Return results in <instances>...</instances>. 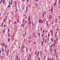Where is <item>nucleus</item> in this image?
<instances>
[{
    "label": "nucleus",
    "mask_w": 60,
    "mask_h": 60,
    "mask_svg": "<svg viewBox=\"0 0 60 60\" xmlns=\"http://www.w3.org/2000/svg\"><path fill=\"white\" fill-rule=\"evenodd\" d=\"M41 19H40L39 20V22L40 23H43V21L42 20H41Z\"/></svg>",
    "instance_id": "1"
},
{
    "label": "nucleus",
    "mask_w": 60,
    "mask_h": 60,
    "mask_svg": "<svg viewBox=\"0 0 60 60\" xmlns=\"http://www.w3.org/2000/svg\"><path fill=\"white\" fill-rule=\"evenodd\" d=\"M51 13H52L53 12V7L52 6L51 9Z\"/></svg>",
    "instance_id": "2"
},
{
    "label": "nucleus",
    "mask_w": 60,
    "mask_h": 60,
    "mask_svg": "<svg viewBox=\"0 0 60 60\" xmlns=\"http://www.w3.org/2000/svg\"><path fill=\"white\" fill-rule=\"evenodd\" d=\"M33 36L34 38H35V32H34L33 33Z\"/></svg>",
    "instance_id": "3"
},
{
    "label": "nucleus",
    "mask_w": 60,
    "mask_h": 60,
    "mask_svg": "<svg viewBox=\"0 0 60 60\" xmlns=\"http://www.w3.org/2000/svg\"><path fill=\"white\" fill-rule=\"evenodd\" d=\"M49 17H50L49 18V19H52V16L50 15H49Z\"/></svg>",
    "instance_id": "4"
},
{
    "label": "nucleus",
    "mask_w": 60,
    "mask_h": 60,
    "mask_svg": "<svg viewBox=\"0 0 60 60\" xmlns=\"http://www.w3.org/2000/svg\"><path fill=\"white\" fill-rule=\"evenodd\" d=\"M54 42L55 43V44H56V43H57V42H58L57 41H56V40L54 41Z\"/></svg>",
    "instance_id": "5"
},
{
    "label": "nucleus",
    "mask_w": 60,
    "mask_h": 60,
    "mask_svg": "<svg viewBox=\"0 0 60 60\" xmlns=\"http://www.w3.org/2000/svg\"><path fill=\"white\" fill-rule=\"evenodd\" d=\"M57 34V32L56 31L55 33V35L56 36V34Z\"/></svg>",
    "instance_id": "6"
},
{
    "label": "nucleus",
    "mask_w": 60,
    "mask_h": 60,
    "mask_svg": "<svg viewBox=\"0 0 60 60\" xmlns=\"http://www.w3.org/2000/svg\"><path fill=\"white\" fill-rule=\"evenodd\" d=\"M47 60H51V58H47Z\"/></svg>",
    "instance_id": "7"
},
{
    "label": "nucleus",
    "mask_w": 60,
    "mask_h": 60,
    "mask_svg": "<svg viewBox=\"0 0 60 60\" xmlns=\"http://www.w3.org/2000/svg\"><path fill=\"white\" fill-rule=\"evenodd\" d=\"M21 25L22 26L24 27L25 26V25L24 24H22Z\"/></svg>",
    "instance_id": "8"
},
{
    "label": "nucleus",
    "mask_w": 60,
    "mask_h": 60,
    "mask_svg": "<svg viewBox=\"0 0 60 60\" xmlns=\"http://www.w3.org/2000/svg\"><path fill=\"white\" fill-rule=\"evenodd\" d=\"M3 34H4V33H5V30H4L3 31Z\"/></svg>",
    "instance_id": "9"
},
{
    "label": "nucleus",
    "mask_w": 60,
    "mask_h": 60,
    "mask_svg": "<svg viewBox=\"0 0 60 60\" xmlns=\"http://www.w3.org/2000/svg\"><path fill=\"white\" fill-rule=\"evenodd\" d=\"M11 5H12V0H11Z\"/></svg>",
    "instance_id": "10"
},
{
    "label": "nucleus",
    "mask_w": 60,
    "mask_h": 60,
    "mask_svg": "<svg viewBox=\"0 0 60 60\" xmlns=\"http://www.w3.org/2000/svg\"><path fill=\"white\" fill-rule=\"evenodd\" d=\"M41 44L42 46L43 45V42L42 41H41Z\"/></svg>",
    "instance_id": "11"
},
{
    "label": "nucleus",
    "mask_w": 60,
    "mask_h": 60,
    "mask_svg": "<svg viewBox=\"0 0 60 60\" xmlns=\"http://www.w3.org/2000/svg\"><path fill=\"white\" fill-rule=\"evenodd\" d=\"M54 51L55 53L56 54V49H54Z\"/></svg>",
    "instance_id": "12"
},
{
    "label": "nucleus",
    "mask_w": 60,
    "mask_h": 60,
    "mask_svg": "<svg viewBox=\"0 0 60 60\" xmlns=\"http://www.w3.org/2000/svg\"><path fill=\"white\" fill-rule=\"evenodd\" d=\"M4 24V22H2V24H1V26H3V25Z\"/></svg>",
    "instance_id": "13"
},
{
    "label": "nucleus",
    "mask_w": 60,
    "mask_h": 60,
    "mask_svg": "<svg viewBox=\"0 0 60 60\" xmlns=\"http://www.w3.org/2000/svg\"><path fill=\"white\" fill-rule=\"evenodd\" d=\"M8 41H9V42H10V39H8Z\"/></svg>",
    "instance_id": "14"
},
{
    "label": "nucleus",
    "mask_w": 60,
    "mask_h": 60,
    "mask_svg": "<svg viewBox=\"0 0 60 60\" xmlns=\"http://www.w3.org/2000/svg\"><path fill=\"white\" fill-rule=\"evenodd\" d=\"M51 41H53V39L52 38H51Z\"/></svg>",
    "instance_id": "15"
},
{
    "label": "nucleus",
    "mask_w": 60,
    "mask_h": 60,
    "mask_svg": "<svg viewBox=\"0 0 60 60\" xmlns=\"http://www.w3.org/2000/svg\"><path fill=\"white\" fill-rule=\"evenodd\" d=\"M42 16L43 17H44V13H43Z\"/></svg>",
    "instance_id": "16"
},
{
    "label": "nucleus",
    "mask_w": 60,
    "mask_h": 60,
    "mask_svg": "<svg viewBox=\"0 0 60 60\" xmlns=\"http://www.w3.org/2000/svg\"><path fill=\"white\" fill-rule=\"evenodd\" d=\"M30 16H29V17H28V19H30Z\"/></svg>",
    "instance_id": "17"
},
{
    "label": "nucleus",
    "mask_w": 60,
    "mask_h": 60,
    "mask_svg": "<svg viewBox=\"0 0 60 60\" xmlns=\"http://www.w3.org/2000/svg\"><path fill=\"white\" fill-rule=\"evenodd\" d=\"M8 8H10V7H11V6L10 5H9L8 6Z\"/></svg>",
    "instance_id": "18"
},
{
    "label": "nucleus",
    "mask_w": 60,
    "mask_h": 60,
    "mask_svg": "<svg viewBox=\"0 0 60 60\" xmlns=\"http://www.w3.org/2000/svg\"><path fill=\"white\" fill-rule=\"evenodd\" d=\"M55 5H56V3H54V6H55Z\"/></svg>",
    "instance_id": "19"
},
{
    "label": "nucleus",
    "mask_w": 60,
    "mask_h": 60,
    "mask_svg": "<svg viewBox=\"0 0 60 60\" xmlns=\"http://www.w3.org/2000/svg\"><path fill=\"white\" fill-rule=\"evenodd\" d=\"M44 32H45V30H43V33H44Z\"/></svg>",
    "instance_id": "20"
},
{
    "label": "nucleus",
    "mask_w": 60,
    "mask_h": 60,
    "mask_svg": "<svg viewBox=\"0 0 60 60\" xmlns=\"http://www.w3.org/2000/svg\"><path fill=\"white\" fill-rule=\"evenodd\" d=\"M22 48H24V45H23L22 46Z\"/></svg>",
    "instance_id": "21"
},
{
    "label": "nucleus",
    "mask_w": 60,
    "mask_h": 60,
    "mask_svg": "<svg viewBox=\"0 0 60 60\" xmlns=\"http://www.w3.org/2000/svg\"><path fill=\"white\" fill-rule=\"evenodd\" d=\"M52 46H53V45H51L50 46V48H52Z\"/></svg>",
    "instance_id": "22"
},
{
    "label": "nucleus",
    "mask_w": 60,
    "mask_h": 60,
    "mask_svg": "<svg viewBox=\"0 0 60 60\" xmlns=\"http://www.w3.org/2000/svg\"><path fill=\"white\" fill-rule=\"evenodd\" d=\"M29 24H31V22H30L29 23Z\"/></svg>",
    "instance_id": "23"
},
{
    "label": "nucleus",
    "mask_w": 60,
    "mask_h": 60,
    "mask_svg": "<svg viewBox=\"0 0 60 60\" xmlns=\"http://www.w3.org/2000/svg\"><path fill=\"white\" fill-rule=\"evenodd\" d=\"M17 22L18 23H19V20H17Z\"/></svg>",
    "instance_id": "24"
},
{
    "label": "nucleus",
    "mask_w": 60,
    "mask_h": 60,
    "mask_svg": "<svg viewBox=\"0 0 60 60\" xmlns=\"http://www.w3.org/2000/svg\"><path fill=\"white\" fill-rule=\"evenodd\" d=\"M10 31V29H8V32H9Z\"/></svg>",
    "instance_id": "25"
},
{
    "label": "nucleus",
    "mask_w": 60,
    "mask_h": 60,
    "mask_svg": "<svg viewBox=\"0 0 60 60\" xmlns=\"http://www.w3.org/2000/svg\"><path fill=\"white\" fill-rule=\"evenodd\" d=\"M19 57V56H18L17 57H16V59H18V58Z\"/></svg>",
    "instance_id": "26"
},
{
    "label": "nucleus",
    "mask_w": 60,
    "mask_h": 60,
    "mask_svg": "<svg viewBox=\"0 0 60 60\" xmlns=\"http://www.w3.org/2000/svg\"><path fill=\"white\" fill-rule=\"evenodd\" d=\"M52 32H53V31H52V30H51V33L52 34Z\"/></svg>",
    "instance_id": "27"
},
{
    "label": "nucleus",
    "mask_w": 60,
    "mask_h": 60,
    "mask_svg": "<svg viewBox=\"0 0 60 60\" xmlns=\"http://www.w3.org/2000/svg\"><path fill=\"white\" fill-rule=\"evenodd\" d=\"M9 4H10V5H11V1H9Z\"/></svg>",
    "instance_id": "28"
},
{
    "label": "nucleus",
    "mask_w": 60,
    "mask_h": 60,
    "mask_svg": "<svg viewBox=\"0 0 60 60\" xmlns=\"http://www.w3.org/2000/svg\"><path fill=\"white\" fill-rule=\"evenodd\" d=\"M57 57H58V55H56V58L57 59Z\"/></svg>",
    "instance_id": "29"
},
{
    "label": "nucleus",
    "mask_w": 60,
    "mask_h": 60,
    "mask_svg": "<svg viewBox=\"0 0 60 60\" xmlns=\"http://www.w3.org/2000/svg\"><path fill=\"white\" fill-rule=\"evenodd\" d=\"M5 45V44H4V43H3V46L4 47V45Z\"/></svg>",
    "instance_id": "30"
},
{
    "label": "nucleus",
    "mask_w": 60,
    "mask_h": 60,
    "mask_svg": "<svg viewBox=\"0 0 60 60\" xmlns=\"http://www.w3.org/2000/svg\"><path fill=\"white\" fill-rule=\"evenodd\" d=\"M5 26H6V25H5V24L4 25V27H5Z\"/></svg>",
    "instance_id": "31"
},
{
    "label": "nucleus",
    "mask_w": 60,
    "mask_h": 60,
    "mask_svg": "<svg viewBox=\"0 0 60 60\" xmlns=\"http://www.w3.org/2000/svg\"><path fill=\"white\" fill-rule=\"evenodd\" d=\"M15 5H16V4H17L16 1H15Z\"/></svg>",
    "instance_id": "32"
},
{
    "label": "nucleus",
    "mask_w": 60,
    "mask_h": 60,
    "mask_svg": "<svg viewBox=\"0 0 60 60\" xmlns=\"http://www.w3.org/2000/svg\"><path fill=\"white\" fill-rule=\"evenodd\" d=\"M4 2V4L5 3V0H3Z\"/></svg>",
    "instance_id": "33"
},
{
    "label": "nucleus",
    "mask_w": 60,
    "mask_h": 60,
    "mask_svg": "<svg viewBox=\"0 0 60 60\" xmlns=\"http://www.w3.org/2000/svg\"><path fill=\"white\" fill-rule=\"evenodd\" d=\"M55 20H56V21H57V18H56V19H55Z\"/></svg>",
    "instance_id": "34"
},
{
    "label": "nucleus",
    "mask_w": 60,
    "mask_h": 60,
    "mask_svg": "<svg viewBox=\"0 0 60 60\" xmlns=\"http://www.w3.org/2000/svg\"><path fill=\"white\" fill-rule=\"evenodd\" d=\"M38 35L40 36V33H39L38 34Z\"/></svg>",
    "instance_id": "35"
},
{
    "label": "nucleus",
    "mask_w": 60,
    "mask_h": 60,
    "mask_svg": "<svg viewBox=\"0 0 60 60\" xmlns=\"http://www.w3.org/2000/svg\"><path fill=\"white\" fill-rule=\"evenodd\" d=\"M35 4H36V6H37L38 5V4H37V3H35Z\"/></svg>",
    "instance_id": "36"
},
{
    "label": "nucleus",
    "mask_w": 60,
    "mask_h": 60,
    "mask_svg": "<svg viewBox=\"0 0 60 60\" xmlns=\"http://www.w3.org/2000/svg\"><path fill=\"white\" fill-rule=\"evenodd\" d=\"M39 57V55H38V54H37V57Z\"/></svg>",
    "instance_id": "37"
},
{
    "label": "nucleus",
    "mask_w": 60,
    "mask_h": 60,
    "mask_svg": "<svg viewBox=\"0 0 60 60\" xmlns=\"http://www.w3.org/2000/svg\"><path fill=\"white\" fill-rule=\"evenodd\" d=\"M56 30L57 31H58L59 30V29H58V28H57L56 29Z\"/></svg>",
    "instance_id": "38"
},
{
    "label": "nucleus",
    "mask_w": 60,
    "mask_h": 60,
    "mask_svg": "<svg viewBox=\"0 0 60 60\" xmlns=\"http://www.w3.org/2000/svg\"><path fill=\"white\" fill-rule=\"evenodd\" d=\"M22 52H23V49L22 48Z\"/></svg>",
    "instance_id": "39"
},
{
    "label": "nucleus",
    "mask_w": 60,
    "mask_h": 60,
    "mask_svg": "<svg viewBox=\"0 0 60 60\" xmlns=\"http://www.w3.org/2000/svg\"><path fill=\"white\" fill-rule=\"evenodd\" d=\"M59 4H60V0H59Z\"/></svg>",
    "instance_id": "40"
},
{
    "label": "nucleus",
    "mask_w": 60,
    "mask_h": 60,
    "mask_svg": "<svg viewBox=\"0 0 60 60\" xmlns=\"http://www.w3.org/2000/svg\"><path fill=\"white\" fill-rule=\"evenodd\" d=\"M14 24H17V22H14Z\"/></svg>",
    "instance_id": "41"
},
{
    "label": "nucleus",
    "mask_w": 60,
    "mask_h": 60,
    "mask_svg": "<svg viewBox=\"0 0 60 60\" xmlns=\"http://www.w3.org/2000/svg\"><path fill=\"white\" fill-rule=\"evenodd\" d=\"M47 40L48 41H49V37H48V38Z\"/></svg>",
    "instance_id": "42"
},
{
    "label": "nucleus",
    "mask_w": 60,
    "mask_h": 60,
    "mask_svg": "<svg viewBox=\"0 0 60 60\" xmlns=\"http://www.w3.org/2000/svg\"><path fill=\"white\" fill-rule=\"evenodd\" d=\"M40 29L41 31H42V28H41H41Z\"/></svg>",
    "instance_id": "43"
},
{
    "label": "nucleus",
    "mask_w": 60,
    "mask_h": 60,
    "mask_svg": "<svg viewBox=\"0 0 60 60\" xmlns=\"http://www.w3.org/2000/svg\"><path fill=\"white\" fill-rule=\"evenodd\" d=\"M29 56L30 57H31V55H30V54H29Z\"/></svg>",
    "instance_id": "44"
},
{
    "label": "nucleus",
    "mask_w": 60,
    "mask_h": 60,
    "mask_svg": "<svg viewBox=\"0 0 60 60\" xmlns=\"http://www.w3.org/2000/svg\"><path fill=\"white\" fill-rule=\"evenodd\" d=\"M53 46H54V47H55V45L54 43H53Z\"/></svg>",
    "instance_id": "45"
},
{
    "label": "nucleus",
    "mask_w": 60,
    "mask_h": 60,
    "mask_svg": "<svg viewBox=\"0 0 60 60\" xmlns=\"http://www.w3.org/2000/svg\"><path fill=\"white\" fill-rule=\"evenodd\" d=\"M43 42H44V38H43Z\"/></svg>",
    "instance_id": "46"
},
{
    "label": "nucleus",
    "mask_w": 60,
    "mask_h": 60,
    "mask_svg": "<svg viewBox=\"0 0 60 60\" xmlns=\"http://www.w3.org/2000/svg\"><path fill=\"white\" fill-rule=\"evenodd\" d=\"M32 25L33 26H34V22H32Z\"/></svg>",
    "instance_id": "47"
},
{
    "label": "nucleus",
    "mask_w": 60,
    "mask_h": 60,
    "mask_svg": "<svg viewBox=\"0 0 60 60\" xmlns=\"http://www.w3.org/2000/svg\"><path fill=\"white\" fill-rule=\"evenodd\" d=\"M50 35L49 34H48V36L49 37V36Z\"/></svg>",
    "instance_id": "48"
},
{
    "label": "nucleus",
    "mask_w": 60,
    "mask_h": 60,
    "mask_svg": "<svg viewBox=\"0 0 60 60\" xmlns=\"http://www.w3.org/2000/svg\"><path fill=\"white\" fill-rule=\"evenodd\" d=\"M0 2H1V3H2L3 2V1L2 0H1V1H0Z\"/></svg>",
    "instance_id": "49"
},
{
    "label": "nucleus",
    "mask_w": 60,
    "mask_h": 60,
    "mask_svg": "<svg viewBox=\"0 0 60 60\" xmlns=\"http://www.w3.org/2000/svg\"><path fill=\"white\" fill-rule=\"evenodd\" d=\"M26 52H27V50H28V49H27V48H26Z\"/></svg>",
    "instance_id": "50"
},
{
    "label": "nucleus",
    "mask_w": 60,
    "mask_h": 60,
    "mask_svg": "<svg viewBox=\"0 0 60 60\" xmlns=\"http://www.w3.org/2000/svg\"><path fill=\"white\" fill-rule=\"evenodd\" d=\"M8 52H9V49H8Z\"/></svg>",
    "instance_id": "51"
},
{
    "label": "nucleus",
    "mask_w": 60,
    "mask_h": 60,
    "mask_svg": "<svg viewBox=\"0 0 60 60\" xmlns=\"http://www.w3.org/2000/svg\"><path fill=\"white\" fill-rule=\"evenodd\" d=\"M25 39H24V42H25Z\"/></svg>",
    "instance_id": "52"
},
{
    "label": "nucleus",
    "mask_w": 60,
    "mask_h": 60,
    "mask_svg": "<svg viewBox=\"0 0 60 60\" xmlns=\"http://www.w3.org/2000/svg\"><path fill=\"white\" fill-rule=\"evenodd\" d=\"M38 59V60H40V58H39Z\"/></svg>",
    "instance_id": "53"
},
{
    "label": "nucleus",
    "mask_w": 60,
    "mask_h": 60,
    "mask_svg": "<svg viewBox=\"0 0 60 60\" xmlns=\"http://www.w3.org/2000/svg\"><path fill=\"white\" fill-rule=\"evenodd\" d=\"M43 34H42L41 35V37H43Z\"/></svg>",
    "instance_id": "54"
},
{
    "label": "nucleus",
    "mask_w": 60,
    "mask_h": 60,
    "mask_svg": "<svg viewBox=\"0 0 60 60\" xmlns=\"http://www.w3.org/2000/svg\"><path fill=\"white\" fill-rule=\"evenodd\" d=\"M5 51H6V49H5Z\"/></svg>",
    "instance_id": "55"
},
{
    "label": "nucleus",
    "mask_w": 60,
    "mask_h": 60,
    "mask_svg": "<svg viewBox=\"0 0 60 60\" xmlns=\"http://www.w3.org/2000/svg\"><path fill=\"white\" fill-rule=\"evenodd\" d=\"M5 19H4V22H5Z\"/></svg>",
    "instance_id": "56"
},
{
    "label": "nucleus",
    "mask_w": 60,
    "mask_h": 60,
    "mask_svg": "<svg viewBox=\"0 0 60 60\" xmlns=\"http://www.w3.org/2000/svg\"><path fill=\"white\" fill-rule=\"evenodd\" d=\"M27 2H29V0H27Z\"/></svg>",
    "instance_id": "57"
},
{
    "label": "nucleus",
    "mask_w": 60,
    "mask_h": 60,
    "mask_svg": "<svg viewBox=\"0 0 60 60\" xmlns=\"http://www.w3.org/2000/svg\"><path fill=\"white\" fill-rule=\"evenodd\" d=\"M7 45H5V47L6 48H7Z\"/></svg>",
    "instance_id": "58"
},
{
    "label": "nucleus",
    "mask_w": 60,
    "mask_h": 60,
    "mask_svg": "<svg viewBox=\"0 0 60 60\" xmlns=\"http://www.w3.org/2000/svg\"><path fill=\"white\" fill-rule=\"evenodd\" d=\"M37 53V52H35V54H36Z\"/></svg>",
    "instance_id": "59"
},
{
    "label": "nucleus",
    "mask_w": 60,
    "mask_h": 60,
    "mask_svg": "<svg viewBox=\"0 0 60 60\" xmlns=\"http://www.w3.org/2000/svg\"><path fill=\"white\" fill-rule=\"evenodd\" d=\"M3 52H4V50L2 49Z\"/></svg>",
    "instance_id": "60"
},
{
    "label": "nucleus",
    "mask_w": 60,
    "mask_h": 60,
    "mask_svg": "<svg viewBox=\"0 0 60 60\" xmlns=\"http://www.w3.org/2000/svg\"><path fill=\"white\" fill-rule=\"evenodd\" d=\"M29 60V57H28V59H27V60Z\"/></svg>",
    "instance_id": "61"
},
{
    "label": "nucleus",
    "mask_w": 60,
    "mask_h": 60,
    "mask_svg": "<svg viewBox=\"0 0 60 60\" xmlns=\"http://www.w3.org/2000/svg\"><path fill=\"white\" fill-rule=\"evenodd\" d=\"M22 9L23 10L24 9V7H22Z\"/></svg>",
    "instance_id": "62"
},
{
    "label": "nucleus",
    "mask_w": 60,
    "mask_h": 60,
    "mask_svg": "<svg viewBox=\"0 0 60 60\" xmlns=\"http://www.w3.org/2000/svg\"><path fill=\"white\" fill-rule=\"evenodd\" d=\"M8 36H10V34H8Z\"/></svg>",
    "instance_id": "63"
},
{
    "label": "nucleus",
    "mask_w": 60,
    "mask_h": 60,
    "mask_svg": "<svg viewBox=\"0 0 60 60\" xmlns=\"http://www.w3.org/2000/svg\"><path fill=\"white\" fill-rule=\"evenodd\" d=\"M27 6L26 7V10H27Z\"/></svg>",
    "instance_id": "64"
}]
</instances>
